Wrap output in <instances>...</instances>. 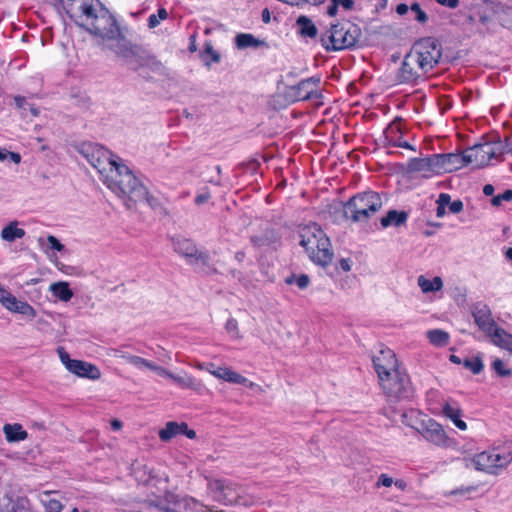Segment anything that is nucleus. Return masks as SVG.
<instances>
[{
	"label": "nucleus",
	"instance_id": "nucleus-16",
	"mask_svg": "<svg viewBox=\"0 0 512 512\" xmlns=\"http://www.w3.org/2000/svg\"><path fill=\"white\" fill-rule=\"evenodd\" d=\"M320 83L319 77H310L300 81L297 85L290 87V93L296 101H304L312 98H319L320 93L317 87Z\"/></svg>",
	"mask_w": 512,
	"mask_h": 512
},
{
	"label": "nucleus",
	"instance_id": "nucleus-15",
	"mask_svg": "<svg viewBox=\"0 0 512 512\" xmlns=\"http://www.w3.org/2000/svg\"><path fill=\"white\" fill-rule=\"evenodd\" d=\"M372 361L378 379L401 368L395 353L389 348L381 349Z\"/></svg>",
	"mask_w": 512,
	"mask_h": 512
},
{
	"label": "nucleus",
	"instance_id": "nucleus-54",
	"mask_svg": "<svg viewBox=\"0 0 512 512\" xmlns=\"http://www.w3.org/2000/svg\"><path fill=\"white\" fill-rule=\"evenodd\" d=\"M150 370L156 372L158 375L170 378L172 377V373L165 369L164 367L158 366L154 363L151 364Z\"/></svg>",
	"mask_w": 512,
	"mask_h": 512
},
{
	"label": "nucleus",
	"instance_id": "nucleus-27",
	"mask_svg": "<svg viewBox=\"0 0 512 512\" xmlns=\"http://www.w3.org/2000/svg\"><path fill=\"white\" fill-rule=\"evenodd\" d=\"M8 306L9 307L6 308L7 310L27 316L30 319L35 318L37 315L36 310L29 303L20 301L15 296L11 298Z\"/></svg>",
	"mask_w": 512,
	"mask_h": 512
},
{
	"label": "nucleus",
	"instance_id": "nucleus-21",
	"mask_svg": "<svg viewBox=\"0 0 512 512\" xmlns=\"http://www.w3.org/2000/svg\"><path fill=\"white\" fill-rule=\"evenodd\" d=\"M384 147H400L415 151V147L402 139L400 126L391 123L383 132Z\"/></svg>",
	"mask_w": 512,
	"mask_h": 512
},
{
	"label": "nucleus",
	"instance_id": "nucleus-36",
	"mask_svg": "<svg viewBox=\"0 0 512 512\" xmlns=\"http://www.w3.org/2000/svg\"><path fill=\"white\" fill-rule=\"evenodd\" d=\"M52 294L63 302H68L73 297V291L67 282H57L50 285Z\"/></svg>",
	"mask_w": 512,
	"mask_h": 512
},
{
	"label": "nucleus",
	"instance_id": "nucleus-23",
	"mask_svg": "<svg viewBox=\"0 0 512 512\" xmlns=\"http://www.w3.org/2000/svg\"><path fill=\"white\" fill-rule=\"evenodd\" d=\"M442 413L445 417L450 419L458 429L462 431L467 429L466 422L461 419L462 409L457 402L452 400L445 401L442 407Z\"/></svg>",
	"mask_w": 512,
	"mask_h": 512
},
{
	"label": "nucleus",
	"instance_id": "nucleus-40",
	"mask_svg": "<svg viewBox=\"0 0 512 512\" xmlns=\"http://www.w3.org/2000/svg\"><path fill=\"white\" fill-rule=\"evenodd\" d=\"M122 358L129 364L137 367V368H147L150 369L152 362L136 355H123Z\"/></svg>",
	"mask_w": 512,
	"mask_h": 512
},
{
	"label": "nucleus",
	"instance_id": "nucleus-39",
	"mask_svg": "<svg viewBox=\"0 0 512 512\" xmlns=\"http://www.w3.org/2000/svg\"><path fill=\"white\" fill-rule=\"evenodd\" d=\"M174 383H176L181 388H190L193 390H197L200 384L191 376L188 375H175L172 373V377H170Z\"/></svg>",
	"mask_w": 512,
	"mask_h": 512
},
{
	"label": "nucleus",
	"instance_id": "nucleus-62",
	"mask_svg": "<svg viewBox=\"0 0 512 512\" xmlns=\"http://www.w3.org/2000/svg\"><path fill=\"white\" fill-rule=\"evenodd\" d=\"M436 2L451 9H455L459 5V0H436Z\"/></svg>",
	"mask_w": 512,
	"mask_h": 512
},
{
	"label": "nucleus",
	"instance_id": "nucleus-53",
	"mask_svg": "<svg viewBox=\"0 0 512 512\" xmlns=\"http://www.w3.org/2000/svg\"><path fill=\"white\" fill-rule=\"evenodd\" d=\"M58 353L61 362L65 365L66 369H68L70 367V364L74 361V359H71L69 357V354L64 350V348H59Z\"/></svg>",
	"mask_w": 512,
	"mask_h": 512
},
{
	"label": "nucleus",
	"instance_id": "nucleus-34",
	"mask_svg": "<svg viewBox=\"0 0 512 512\" xmlns=\"http://www.w3.org/2000/svg\"><path fill=\"white\" fill-rule=\"evenodd\" d=\"M417 282L422 292L424 293L436 292L441 290L443 287V281L439 276H436L430 280L425 276L420 275L417 279Z\"/></svg>",
	"mask_w": 512,
	"mask_h": 512
},
{
	"label": "nucleus",
	"instance_id": "nucleus-3",
	"mask_svg": "<svg viewBox=\"0 0 512 512\" xmlns=\"http://www.w3.org/2000/svg\"><path fill=\"white\" fill-rule=\"evenodd\" d=\"M362 35L361 28L349 20L331 24L321 35V43L326 51H339L354 47Z\"/></svg>",
	"mask_w": 512,
	"mask_h": 512
},
{
	"label": "nucleus",
	"instance_id": "nucleus-58",
	"mask_svg": "<svg viewBox=\"0 0 512 512\" xmlns=\"http://www.w3.org/2000/svg\"><path fill=\"white\" fill-rule=\"evenodd\" d=\"M181 429H182L181 435H185L190 439H194L196 437V432L192 429H189L187 423L181 422Z\"/></svg>",
	"mask_w": 512,
	"mask_h": 512
},
{
	"label": "nucleus",
	"instance_id": "nucleus-32",
	"mask_svg": "<svg viewBox=\"0 0 512 512\" xmlns=\"http://www.w3.org/2000/svg\"><path fill=\"white\" fill-rule=\"evenodd\" d=\"M235 45L238 49H245L248 47L257 48L266 45V43L263 40L255 38L252 34L240 33L235 37Z\"/></svg>",
	"mask_w": 512,
	"mask_h": 512
},
{
	"label": "nucleus",
	"instance_id": "nucleus-52",
	"mask_svg": "<svg viewBox=\"0 0 512 512\" xmlns=\"http://www.w3.org/2000/svg\"><path fill=\"white\" fill-rule=\"evenodd\" d=\"M299 289L304 290L306 289L310 284V278L306 274H300L297 276L296 283H295Z\"/></svg>",
	"mask_w": 512,
	"mask_h": 512
},
{
	"label": "nucleus",
	"instance_id": "nucleus-26",
	"mask_svg": "<svg viewBox=\"0 0 512 512\" xmlns=\"http://www.w3.org/2000/svg\"><path fill=\"white\" fill-rule=\"evenodd\" d=\"M3 433L9 443H16L28 437V433L19 423L5 424L3 426Z\"/></svg>",
	"mask_w": 512,
	"mask_h": 512
},
{
	"label": "nucleus",
	"instance_id": "nucleus-60",
	"mask_svg": "<svg viewBox=\"0 0 512 512\" xmlns=\"http://www.w3.org/2000/svg\"><path fill=\"white\" fill-rule=\"evenodd\" d=\"M14 102L18 109L26 110V107L29 105L26 98L20 95L14 97Z\"/></svg>",
	"mask_w": 512,
	"mask_h": 512
},
{
	"label": "nucleus",
	"instance_id": "nucleus-14",
	"mask_svg": "<svg viewBox=\"0 0 512 512\" xmlns=\"http://www.w3.org/2000/svg\"><path fill=\"white\" fill-rule=\"evenodd\" d=\"M425 76L426 72L408 52L397 71L396 81L398 84H415L418 80L424 79Z\"/></svg>",
	"mask_w": 512,
	"mask_h": 512
},
{
	"label": "nucleus",
	"instance_id": "nucleus-51",
	"mask_svg": "<svg viewBox=\"0 0 512 512\" xmlns=\"http://www.w3.org/2000/svg\"><path fill=\"white\" fill-rule=\"evenodd\" d=\"M47 241H48L51 249L59 251V252L64 250V245L61 244L60 241L55 236L49 235L47 237Z\"/></svg>",
	"mask_w": 512,
	"mask_h": 512
},
{
	"label": "nucleus",
	"instance_id": "nucleus-38",
	"mask_svg": "<svg viewBox=\"0 0 512 512\" xmlns=\"http://www.w3.org/2000/svg\"><path fill=\"white\" fill-rule=\"evenodd\" d=\"M427 338L431 344L438 347H444L449 342V334L441 329L429 330L427 332Z\"/></svg>",
	"mask_w": 512,
	"mask_h": 512
},
{
	"label": "nucleus",
	"instance_id": "nucleus-56",
	"mask_svg": "<svg viewBox=\"0 0 512 512\" xmlns=\"http://www.w3.org/2000/svg\"><path fill=\"white\" fill-rule=\"evenodd\" d=\"M449 210L454 214L460 213L463 210V202L461 200L450 202Z\"/></svg>",
	"mask_w": 512,
	"mask_h": 512
},
{
	"label": "nucleus",
	"instance_id": "nucleus-2",
	"mask_svg": "<svg viewBox=\"0 0 512 512\" xmlns=\"http://www.w3.org/2000/svg\"><path fill=\"white\" fill-rule=\"evenodd\" d=\"M300 245L303 246L310 259L321 266L328 265L333 258L331 243L322 228L311 223L303 227L300 231Z\"/></svg>",
	"mask_w": 512,
	"mask_h": 512
},
{
	"label": "nucleus",
	"instance_id": "nucleus-49",
	"mask_svg": "<svg viewBox=\"0 0 512 512\" xmlns=\"http://www.w3.org/2000/svg\"><path fill=\"white\" fill-rule=\"evenodd\" d=\"M14 295H12L7 289H5L4 287L0 286V303L5 307H9L8 304L11 300V298H13Z\"/></svg>",
	"mask_w": 512,
	"mask_h": 512
},
{
	"label": "nucleus",
	"instance_id": "nucleus-50",
	"mask_svg": "<svg viewBox=\"0 0 512 512\" xmlns=\"http://www.w3.org/2000/svg\"><path fill=\"white\" fill-rule=\"evenodd\" d=\"M211 198V194L207 188H204L201 192H199L195 197V203L197 205H201L206 203Z\"/></svg>",
	"mask_w": 512,
	"mask_h": 512
},
{
	"label": "nucleus",
	"instance_id": "nucleus-33",
	"mask_svg": "<svg viewBox=\"0 0 512 512\" xmlns=\"http://www.w3.org/2000/svg\"><path fill=\"white\" fill-rule=\"evenodd\" d=\"M52 493L54 491H43L38 495V499L45 507L46 512H61L63 505L59 500L50 498Z\"/></svg>",
	"mask_w": 512,
	"mask_h": 512
},
{
	"label": "nucleus",
	"instance_id": "nucleus-11",
	"mask_svg": "<svg viewBox=\"0 0 512 512\" xmlns=\"http://www.w3.org/2000/svg\"><path fill=\"white\" fill-rule=\"evenodd\" d=\"M85 30L90 34L109 40L116 39L120 35L117 21L106 7L100 10L98 17L93 19Z\"/></svg>",
	"mask_w": 512,
	"mask_h": 512
},
{
	"label": "nucleus",
	"instance_id": "nucleus-10",
	"mask_svg": "<svg viewBox=\"0 0 512 512\" xmlns=\"http://www.w3.org/2000/svg\"><path fill=\"white\" fill-rule=\"evenodd\" d=\"M173 246L175 252L186 258L189 264L201 263L207 273L217 272V269L210 263V256L206 252L199 251L192 240L177 238L173 241Z\"/></svg>",
	"mask_w": 512,
	"mask_h": 512
},
{
	"label": "nucleus",
	"instance_id": "nucleus-8",
	"mask_svg": "<svg viewBox=\"0 0 512 512\" xmlns=\"http://www.w3.org/2000/svg\"><path fill=\"white\" fill-rule=\"evenodd\" d=\"M417 414L411 410L409 413H403V422L411 428L420 432L427 440L434 445L440 446L445 443L446 434L442 426L434 419L425 417L421 420L416 419L415 422L409 421Z\"/></svg>",
	"mask_w": 512,
	"mask_h": 512
},
{
	"label": "nucleus",
	"instance_id": "nucleus-28",
	"mask_svg": "<svg viewBox=\"0 0 512 512\" xmlns=\"http://www.w3.org/2000/svg\"><path fill=\"white\" fill-rule=\"evenodd\" d=\"M278 240V235L274 229H266L260 235H253L250 237V241L254 247L263 248L268 247Z\"/></svg>",
	"mask_w": 512,
	"mask_h": 512
},
{
	"label": "nucleus",
	"instance_id": "nucleus-59",
	"mask_svg": "<svg viewBox=\"0 0 512 512\" xmlns=\"http://www.w3.org/2000/svg\"><path fill=\"white\" fill-rule=\"evenodd\" d=\"M225 327L229 333H237L238 332V323L234 318L228 319Z\"/></svg>",
	"mask_w": 512,
	"mask_h": 512
},
{
	"label": "nucleus",
	"instance_id": "nucleus-63",
	"mask_svg": "<svg viewBox=\"0 0 512 512\" xmlns=\"http://www.w3.org/2000/svg\"><path fill=\"white\" fill-rule=\"evenodd\" d=\"M339 6H342L345 10H351L354 6L353 0H336Z\"/></svg>",
	"mask_w": 512,
	"mask_h": 512
},
{
	"label": "nucleus",
	"instance_id": "nucleus-20",
	"mask_svg": "<svg viewBox=\"0 0 512 512\" xmlns=\"http://www.w3.org/2000/svg\"><path fill=\"white\" fill-rule=\"evenodd\" d=\"M472 315L475 323L486 334H491L492 329L496 326L492 318V313L488 305L477 302L472 306Z\"/></svg>",
	"mask_w": 512,
	"mask_h": 512
},
{
	"label": "nucleus",
	"instance_id": "nucleus-12",
	"mask_svg": "<svg viewBox=\"0 0 512 512\" xmlns=\"http://www.w3.org/2000/svg\"><path fill=\"white\" fill-rule=\"evenodd\" d=\"M496 153L491 143L475 144L462 152V161L464 166L473 165V168L479 169L487 166Z\"/></svg>",
	"mask_w": 512,
	"mask_h": 512
},
{
	"label": "nucleus",
	"instance_id": "nucleus-37",
	"mask_svg": "<svg viewBox=\"0 0 512 512\" xmlns=\"http://www.w3.org/2000/svg\"><path fill=\"white\" fill-rule=\"evenodd\" d=\"M181 434H182L181 423H178L175 421H169L166 423L165 427L159 431V438L164 442H168L172 438L176 437L177 435H181Z\"/></svg>",
	"mask_w": 512,
	"mask_h": 512
},
{
	"label": "nucleus",
	"instance_id": "nucleus-46",
	"mask_svg": "<svg viewBox=\"0 0 512 512\" xmlns=\"http://www.w3.org/2000/svg\"><path fill=\"white\" fill-rule=\"evenodd\" d=\"M512 200V190L507 189L502 194H498L491 199V204L495 207H498L502 204L503 201H511Z\"/></svg>",
	"mask_w": 512,
	"mask_h": 512
},
{
	"label": "nucleus",
	"instance_id": "nucleus-57",
	"mask_svg": "<svg viewBox=\"0 0 512 512\" xmlns=\"http://www.w3.org/2000/svg\"><path fill=\"white\" fill-rule=\"evenodd\" d=\"M119 48L123 57H129L130 55L134 54L133 47L126 42L120 45Z\"/></svg>",
	"mask_w": 512,
	"mask_h": 512
},
{
	"label": "nucleus",
	"instance_id": "nucleus-43",
	"mask_svg": "<svg viewBox=\"0 0 512 512\" xmlns=\"http://www.w3.org/2000/svg\"><path fill=\"white\" fill-rule=\"evenodd\" d=\"M410 10L412 13H414V19L419 23H426L428 21V16L425 11H423L419 5V3L414 2L410 6Z\"/></svg>",
	"mask_w": 512,
	"mask_h": 512
},
{
	"label": "nucleus",
	"instance_id": "nucleus-24",
	"mask_svg": "<svg viewBox=\"0 0 512 512\" xmlns=\"http://www.w3.org/2000/svg\"><path fill=\"white\" fill-rule=\"evenodd\" d=\"M209 372L213 376H215L219 379H222L224 381H227L229 383L247 385V383L249 382L246 377L242 376L241 374H239L227 367H217L213 370L209 369Z\"/></svg>",
	"mask_w": 512,
	"mask_h": 512
},
{
	"label": "nucleus",
	"instance_id": "nucleus-42",
	"mask_svg": "<svg viewBox=\"0 0 512 512\" xmlns=\"http://www.w3.org/2000/svg\"><path fill=\"white\" fill-rule=\"evenodd\" d=\"M168 17V12L165 8L158 9L157 14H151L148 18V27L155 28L160 24V20H165Z\"/></svg>",
	"mask_w": 512,
	"mask_h": 512
},
{
	"label": "nucleus",
	"instance_id": "nucleus-48",
	"mask_svg": "<svg viewBox=\"0 0 512 512\" xmlns=\"http://www.w3.org/2000/svg\"><path fill=\"white\" fill-rule=\"evenodd\" d=\"M204 52L211 56L212 62L218 63L220 61V54L214 50L211 43H205Z\"/></svg>",
	"mask_w": 512,
	"mask_h": 512
},
{
	"label": "nucleus",
	"instance_id": "nucleus-22",
	"mask_svg": "<svg viewBox=\"0 0 512 512\" xmlns=\"http://www.w3.org/2000/svg\"><path fill=\"white\" fill-rule=\"evenodd\" d=\"M67 370L79 377H85L92 380H97L101 376V372L97 366L81 360L74 359Z\"/></svg>",
	"mask_w": 512,
	"mask_h": 512
},
{
	"label": "nucleus",
	"instance_id": "nucleus-9",
	"mask_svg": "<svg viewBox=\"0 0 512 512\" xmlns=\"http://www.w3.org/2000/svg\"><path fill=\"white\" fill-rule=\"evenodd\" d=\"M78 151L99 172V174L102 176V179L117 162L116 160L112 159L108 150L98 144L82 143L79 146Z\"/></svg>",
	"mask_w": 512,
	"mask_h": 512
},
{
	"label": "nucleus",
	"instance_id": "nucleus-13",
	"mask_svg": "<svg viewBox=\"0 0 512 512\" xmlns=\"http://www.w3.org/2000/svg\"><path fill=\"white\" fill-rule=\"evenodd\" d=\"M208 494L214 501L230 505L236 501V485L225 479H212L206 477Z\"/></svg>",
	"mask_w": 512,
	"mask_h": 512
},
{
	"label": "nucleus",
	"instance_id": "nucleus-29",
	"mask_svg": "<svg viewBox=\"0 0 512 512\" xmlns=\"http://www.w3.org/2000/svg\"><path fill=\"white\" fill-rule=\"evenodd\" d=\"M25 234V230L18 227L17 221H11L1 230V238L7 242H14L17 239H21Z\"/></svg>",
	"mask_w": 512,
	"mask_h": 512
},
{
	"label": "nucleus",
	"instance_id": "nucleus-47",
	"mask_svg": "<svg viewBox=\"0 0 512 512\" xmlns=\"http://www.w3.org/2000/svg\"><path fill=\"white\" fill-rule=\"evenodd\" d=\"M393 484L394 480L392 477L388 476L387 474H381L376 482V487H391Z\"/></svg>",
	"mask_w": 512,
	"mask_h": 512
},
{
	"label": "nucleus",
	"instance_id": "nucleus-19",
	"mask_svg": "<svg viewBox=\"0 0 512 512\" xmlns=\"http://www.w3.org/2000/svg\"><path fill=\"white\" fill-rule=\"evenodd\" d=\"M483 493L484 484L481 482H472L469 484H463L449 491H444L443 496L446 498L454 497L458 501H465L481 496Z\"/></svg>",
	"mask_w": 512,
	"mask_h": 512
},
{
	"label": "nucleus",
	"instance_id": "nucleus-1",
	"mask_svg": "<svg viewBox=\"0 0 512 512\" xmlns=\"http://www.w3.org/2000/svg\"><path fill=\"white\" fill-rule=\"evenodd\" d=\"M102 181L108 189L122 199L128 209H132L137 203L143 202L153 205V198L149 197L147 188L124 164L116 162L105 174Z\"/></svg>",
	"mask_w": 512,
	"mask_h": 512
},
{
	"label": "nucleus",
	"instance_id": "nucleus-31",
	"mask_svg": "<svg viewBox=\"0 0 512 512\" xmlns=\"http://www.w3.org/2000/svg\"><path fill=\"white\" fill-rule=\"evenodd\" d=\"M296 24L299 28V33L303 37L315 38L318 34V29L310 18L301 15L298 17Z\"/></svg>",
	"mask_w": 512,
	"mask_h": 512
},
{
	"label": "nucleus",
	"instance_id": "nucleus-45",
	"mask_svg": "<svg viewBox=\"0 0 512 512\" xmlns=\"http://www.w3.org/2000/svg\"><path fill=\"white\" fill-rule=\"evenodd\" d=\"M492 368L501 377H509L512 375V370L504 368V363L501 359L494 360L492 363Z\"/></svg>",
	"mask_w": 512,
	"mask_h": 512
},
{
	"label": "nucleus",
	"instance_id": "nucleus-6",
	"mask_svg": "<svg viewBox=\"0 0 512 512\" xmlns=\"http://www.w3.org/2000/svg\"><path fill=\"white\" fill-rule=\"evenodd\" d=\"M409 52L427 74L439 64L442 57V46L437 39L425 37L416 41Z\"/></svg>",
	"mask_w": 512,
	"mask_h": 512
},
{
	"label": "nucleus",
	"instance_id": "nucleus-17",
	"mask_svg": "<svg viewBox=\"0 0 512 512\" xmlns=\"http://www.w3.org/2000/svg\"><path fill=\"white\" fill-rule=\"evenodd\" d=\"M432 162L436 172H452L464 167L462 153L434 154Z\"/></svg>",
	"mask_w": 512,
	"mask_h": 512
},
{
	"label": "nucleus",
	"instance_id": "nucleus-18",
	"mask_svg": "<svg viewBox=\"0 0 512 512\" xmlns=\"http://www.w3.org/2000/svg\"><path fill=\"white\" fill-rule=\"evenodd\" d=\"M104 8L105 6L99 0H80L76 7L80 13L78 17L81 20L78 25L85 29Z\"/></svg>",
	"mask_w": 512,
	"mask_h": 512
},
{
	"label": "nucleus",
	"instance_id": "nucleus-64",
	"mask_svg": "<svg viewBox=\"0 0 512 512\" xmlns=\"http://www.w3.org/2000/svg\"><path fill=\"white\" fill-rule=\"evenodd\" d=\"M338 6L339 5L337 4L336 0H331V4L329 5V7L327 9V14L329 16H335L337 13Z\"/></svg>",
	"mask_w": 512,
	"mask_h": 512
},
{
	"label": "nucleus",
	"instance_id": "nucleus-55",
	"mask_svg": "<svg viewBox=\"0 0 512 512\" xmlns=\"http://www.w3.org/2000/svg\"><path fill=\"white\" fill-rule=\"evenodd\" d=\"M137 512H174L169 509L165 510H159L157 505H154L152 502H149L145 504L144 508L142 510H139Z\"/></svg>",
	"mask_w": 512,
	"mask_h": 512
},
{
	"label": "nucleus",
	"instance_id": "nucleus-4",
	"mask_svg": "<svg viewBox=\"0 0 512 512\" xmlns=\"http://www.w3.org/2000/svg\"><path fill=\"white\" fill-rule=\"evenodd\" d=\"M382 207L380 195L366 191L353 196L343 205V215L353 222L366 221Z\"/></svg>",
	"mask_w": 512,
	"mask_h": 512
},
{
	"label": "nucleus",
	"instance_id": "nucleus-5",
	"mask_svg": "<svg viewBox=\"0 0 512 512\" xmlns=\"http://www.w3.org/2000/svg\"><path fill=\"white\" fill-rule=\"evenodd\" d=\"M380 386L390 401H401L413 396L410 378L403 368L390 372L379 378Z\"/></svg>",
	"mask_w": 512,
	"mask_h": 512
},
{
	"label": "nucleus",
	"instance_id": "nucleus-7",
	"mask_svg": "<svg viewBox=\"0 0 512 512\" xmlns=\"http://www.w3.org/2000/svg\"><path fill=\"white\" fill-rule=\"evenodd\" d=\"M512 462V450H482L475 454L472 463L476 470L499 474Z\"/></svg>",
	"mask_w": 512,
	"mask_h": 512
},
{
	"label": "nucleus",
	"instance_id": "nucleus-30",
	"mask_svg": "<svg viewBox=\"0 0 512 512\" xmlns=\"http://www.w3.org/2000/svg\"><path fill=\"white\" fill-rule=\"evenodd\" d=\"M408 214L405 211L390 210L387 215L381 218V225L388 227L394 225L399 227L406 223Z\"/></svg>",
	"mask_w": 512,
	"mask_h": 512
},
{
	"label": "nucleus",
	"instance_id": "nucleus-35",
	"mask_svg": "<svg viewBox=\"0 0 512 512\" xmlns=\"http://www.w3.org/2000/svg\"><path fill=\"white\" fill-rule=\"evenodd\" d=\"M407 169L409 172L435 171L432 156L427 158H412L409 160Z\"/></svg>",
	"mask_w": 512,
	"mask_h": 512
},
{
	"label": "nucleus",
	"instance_id": "nucleus-61",
	"mask_svg": "<svg viewBox=\"0 0 512 512\" xmlns=\"http://www.w3.org/2000/svg\"><path fill=\"white\" fill-rule=\"evenodd\" d=\"M451 197L447 193H441L438 197L437 204L440 206L450 205Z\"/></svg>",
	"mask_w": 512,
	"mask_h": 512
},
{
	"label": "nucleus",
	"instance_id": "nucleus-25",
	"mask_svg": "<svg viewBox=\"0 0 512 512\" xmlns=\"http://www.w3.org/2000/svg\"><path fill=\"white\" fill-rule=\"evenodd\" d=\"M491 337L494 345L509 351L512 354V334L508 333L503 328L495 326L491 334H487Z\"/></svg>",
	"mask_w": 512,
	"mask_h": 512
},
{
	"label": "nucleus",
	"instance_id": "nucleus-44",
	"mask_svg": "<svg viewBox=\"0 0 512 512\" xmlns=\"http://www.w3.org/2000/svg\"><path fill=\"white\" fill-rule=\"evenodd\" d=\"M29 500L25 497L17 498L9 512H28Z\"/></svg>",
	"mask_w": 512,
	"mask_h": 512
},
{
	"label": "nucleus",
	"instance_id": "nucleus-41",
	"mask_svg": "<svg viewBox=\"0 0 512 512\" xmlns=\"http://www.w3.org/2000/svg\"><path fill=\"white\" fill-rule=\"evenodd\" d=\"M463 365L469 369L473 374H479L483 368V362L480 357L467 358L464 360Z\"/></svg>",
	"mask_w": 512,
	"mask_h": 512
}]
</instances>
